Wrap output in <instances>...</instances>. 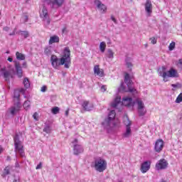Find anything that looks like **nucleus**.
I'll return each instance as SVG.
<instances>
[{
    "label": "nucleus",
    "mask_w": 182,
    "mask_h": 182,
    "mask_svg": "<svg viewBox=\"0 0 182 182\" xmlns=\"http://www.w3.org/2000/svg\"><path fill=\"white\" fill-rule=\"evenodd\" d=\"M50 62L54 69H58V68L63 65L65 69H69V68H70L71 63L70 49H69V47H65L64 48L63 55L60 59L58 58V56L52 55L50 58Z\"/></svg>",
    "instance_id": "obj_1"
},
{
    "label": "nucleus",
    "mask_w": 182,
    "mask_h": 182,
    "mask_svg": "<svg viewBox=\"0 0 182 182\" xmlns=\"http://www.w3.org/2000/svg\"><path fill=\"white\" fill-rule=\"evenodd\" d=\"M133 106V99L130 97H125L122 98L117 96L114 101L111 103L112 107L118 109V112H122V106Z\"/></svg>",
    "instance_id": "obj_2"
},
{
    "label": "nucleus",
    "mask_w": 182,
    "mask_h": 182,
    "mask_svg": "<svg viewBox=\"0 0 182 182\" xmlns=\"http://www.w3.org/2000/svg\"><path fill=\"white\" fill-rule=\"evenodd\" d=\"M124 82L128 87V90H126L124 84L122 83L118 89L119 92H129L130 93H132V95H136V93H137V90L132 87V80H130V75L127 73L124 76Z\"/></svg>",
    "instance_id": "obj_3"
},
{
    "label": "nucleus",
    "mask_w": 182,
    "mask_h": 182,
    "mask_svg": "<svg viewBox=\"0 0 182 182\" xmlns=\"http://www.w3.org/2000/svg\"><path fill=\"white\" fill-rule=\"evenodd\" d=\"M116 117V111L112 110L109 114L107 117L102 122V124L105 129H110L114 127V119Z\"/></svg>",
    "instance_id": "obj_4"
},
{
    "label": "nucleus",
    "mask_w": 182,
    "mask_h": 182,
    "mask_svg": "<svg viewBox=\"0 0 182 182\" xmlns=\"http://www.w3.org/2000/svg\"><path fill=\"white\" fill-rule=\"evenodd\" d=\"M15 153H18L21 157H25V151L23 150V145H22V141L19 139V135L16 134L14 137Z\"/></svg>",
    "instance_id": "obj_5"
},
{
    "label": "nucleus",
    "mask_w": 182,
    "mask_h": 182,
    "mask_svg": "<svg viewBox=\"0 0 182 182\" xmlns=\"http://www.w3.org/2000/svg\"><path fill=\"white\" fill-rule=\"evenodd\" d=\"M15 75V69H6V67H1L0 65V76H3L6 82H9L10 79H13Z\"/></svg>",
    "instance_id": "obj_6"
},
{
    "label": "nucleus",
    "mask_w": 182,
    "mask_h": 182,
    "mask_svg": "<svg viewBox=\"0 0 182 182\" xmlns=\"http://www.w3.org/2000/svg\"><path fill=\"white\" fill-rule=\"evenodd\" d=\"M94 167L96 171L99 173H103L106 168H107V162L103 159H98L95 161Z\"/></svg>",
    "instance_id": "obj_7"
},
{
    "label": "nucleus",
    "mask_w": 182,
    "mask_h": 182,
    "mask_svg": "<svg viewBox=\"0 0 182 182\" xmlns=\"http://www.w3.org/2000/svg\"><path fill=\"white\" fill-rule=\"evenodd\" d=\"M72 144H74L73 150L75 156H79V154L83 153V147L82 145L77 144V139H74V141H72Z\"/></svg>",
    "instance_id": "obj_8"
},
{
    "label": "nucleus",
    "mask_w": 182,
    "mask_h": 182,
    "mask_svg": "<svg viewBox=\"0 0 182 182\" xmlns=\"http://www.w3.org/2000/svg\"><path fill=\"white\" fill-rule=\"evenodd\" d=\"M40 16L44 22H46V25H49V23H50L49 15L48 14V9H46L45 6H43L41 11H40Z\"/></svg>",
    "instance_id": "obj_9"
},
{
    "label": "nucleus",
    "mask_w": 182,
    "mask_h": 182,
    "mask_svg": "<svg viewBox=\"0 0 182 182\" xmlns=\"http://www.w3.org/2000/svg\"><path fill=\"white\" fill-rule=\"evenodd\" d=\"M21 107H22L21 102H14V105L9 109V112L11 116H15L16 113H19Z\"/></svg>",
    "instance_id": "obj_10"
},
{
    "label": "nucleus",
    "mask_w": 182,
    "mask_h": 182,
    "mask_svg": "<svg viewBox=\"0 0 182 182\" xmlns=\"http://www.w3.org/2000/svg\"><path fill=\"white\" fill-rule=\"evenodd\" d=\"M136 103L139 116H144L147 113V110L144 109V103L140 100H136Z\"/></svg>",
    "instance_id": "obj_11"
},
{
    "label": "nucleus",
    "mask_w": 182,
    "mask_h": 182,
    "mask_svg": "<svg viewBox=\"0 0 182 182\" xmlns=\"http://www.w3.org/2000/svg\"><path fill=\"white\" fill-rule=\"evenodd\" d=\"M168 167V162H167V160L163 159H160L156 164V170H166Z\"/></svg>",
    "instance_id": "obj_12"
},
{
    "label": "nucleus",
    "mask_w": 182,
    "mask_h": 182,
    "mask_svg": "<svg viewBox=\"0 0 182 182\" xmlns=\"http://www.w3.org/2000/svg\"><path fill=\"white\" fill-rule=\"evenodd\" d=\"M95 5H96L97 9L101 12V14H106L107 11V7L106 5L103 4L100 0H95L94 1Z\"/></svg>",
    "instance_id": "obj_13"
},
{
    "label": "nucleus",
    "mask_w": 182,
    "mask_h": 182,
    "mask_svg": "<svg viewBox=\"0 0 182 182\" xmlns=\"http://www.w3.org/2000/svg\"><path fill=\"white\" fill-rule=\"evenodd\" d=\"M64 2L65 0H50L48 4H50V6L53 9H57V8H60V6L63 5Z\"/></svg>",
    "instance_id": "obj_14"
},
{
    "label": "nucleus",
    "mask_w": 182,
    "mask_h": 182,
    "mask_svg": "<svg viewBox=\"0 0 182 182\" xmlns=\"http://www.w3.org/2000/svg\"><path fill=\"white\" fill-rule=\"evenodd\" d=\"M164 147V141L163 139H158L155 142L154 150L156 153H160Z\"/></svg>",
    "instance_id": "obj_15"
},
{
    "label": "nucleus",
    "mask_w": 182,
    "mask_h": 182,
    "mask_svg": "<svg viewBox=\"0 0 182 182\" xmlns=\"http://www.w3.org/2000/svg\"><path fill=\"white\" fill-rule=\"evenodd\" d=\"M144 8L148 16H150V15L153 14V4H151V1L146 0L144 4Z\"/></svg>",
    "instance_id": "obj_16"
},
{
    "label": "nucleus",
    "mask_w": 182,
    "mask_h": 182,
    "mask_svg": "<svg viewBox=\"0 0 182 182\" xmlns=\"http://www.w3.org/2000/svg\"><path fill=\"white\" fill-rule=\"evenodd\" d=\"M158 75L164 78V82H167V68L166 66H162L158 69Z\"/></svg>",
    "instance_id": "obj_17"
},
{
    "label": "nucleus",
    "mask_w": 182,
    "mask_h": 182,
    "mask_svg": "<svg viewBox=\"0 0 182 182\" xmlns=\"http://www.w3.org/2000/svg\"><path fill=\"white\" fill-rule=\"evenodd\" d=\"M15 69H16V73L18 76V77L21 78L22 77L23 75V72L22 71V67L21 66V64L18 61H15Z\"/></svg>",
    "instance_id": "obj_18"
},
{
    "label": "nucleus",
    "mask_w": 182,
    "mask_h": 182,
    "mask_svg": "<svg viewBox=\"0 0 182 182\" xmlns=\"http://www.w3.org/2000/svg\"><path fill=\"white\" fill-rule=\"evenodd\" d=\"M150 161H144L141 165V173H147L149 170H150Z\"/></svg>",
    "instance_id": "obj_19"
},
{
    "label": "nucleus",
    "mask_w": 182,
    "mask_h": 182,
    "mask_svg": "<svg viewBox=\"0 0 182 182\" xmlns=\"http://www.w3.org/2000/svg\"><path fill=\"white\" fill-rule=\"evenodd\" d=\"M94 73L97 75V76H100V77H103L105 76V73H103V70H100L99 65H95Z\"/></svg>",
    "instance_id": "obj_20"
},
{
    "label": "nucleus",
    "mask_w": 182,
    "mask_h": 182,
    "mask_svg": "<svg viewBox=\"0 0 182 182\" xmlns=\"http://www.w3.org/2000/svg\"><path fill=\"white\" fill-rule=\"evenodd\" d=\"M166 77H177V71L173 68H171L170 70L166 73Z\"/></svg>",
    "instance_id": "obj_21"
},
{
    "label": "nucleus",
    "mask_w": 182,
    "mask_h": 182,
    "mask_svg": "<svg viewBox=\"0 0 182 182\" xmlns=\"http://www.w3.org/2000/svg\"><path fill=\"white\" fill-rule=\"evenodd\" d=\"M82 107L87 112H90V110H92V109H93V105H90V104H89V102L85 101L82 104Z\"/></svg>",
    "instance_id": "obj_22"
},
{
    "label": "nucleus",
    "mask_w": 182,
    "mask_h": 182,
    "mask_svg": "<svg viewBox=\"0 0 182 182\" xmlns=\"http://www.w3.org/2000/svg\"><path fill=\"white\" fill-rule=\"evenodd\" d=\"M132 62H133V59H132L129 57H127L125 59V63H126L127 68H128V69H129L130 70H132V68H133Z\"/></svg>",
    "instance_id": "obj_23"
},
{
    "label": "nucleus",
    "mask_w": 182,
    "mask_h": 182,
    "mask_svg": "<svg viewBox=\"0 0 182 182\" xmlns=\"http://www.w3.org/2000/svg\"><path fill=\"white\" fill-rule=\"evenodd\" d=\"M21 97V92L19 90H15L14 91V103H21L19 97Z\"/></svg>",
    "instance_id": "obj_24"
},
{
    "label": "nucleus",
    "mask_w": 182,
    "mask_h": 182,
    "mask_svg": "<svg viewBox=\"0 0 182 182\" xmlns=\"http://www.w3.org/2000/svg\"><path fill=\"white\" fill-rule=\"evenodd\" d=\"M59 43V36H53L50 38V40L48 42L49 45H52L53 43Z\"/></svg>",
    "instance_id": "obj_25"
},
{
    "label": "nucleus",
    "mask_w": 182,
    "mask_h": 182,
    "mask_svg": "<svg viewBox=\"0 0 182 182\" xmlns=\"http://www.w3.org/2000/svg\"><path fill=\"white\" fill-rule=\"evenodd\" d=\"M123 122H124V124H125L126 127H130V126H132V122L129 119V117H127V115L124 116Z\"/></svg>",
    "instance_id": "obj_26"
},
{
    "label": "nucleus",
    "mask_w": 182,
    "mask_h": 182,
    "mask_svg": "<svg viewBox=\"0 0 182 182\" xmlns=\"http://www.w3.org/2000/svg\"><path fill=\"white\" fill-rule=\"evenodd\" d=\"M123 136L126 138L132 136V128L130 127H126V132L123 134Z\"/></svg>",
    "instance_id": "obj_27"
},
{
    "label": "nucleus",
    "mask_w": 182,
    "mask_h": 182,
    "mask_svg": "<svg viewBox=\"0 0 182 182\" xmlns=\"http://www.w3.org/2000/svg\"><path fill=\"white\" fill-rule=\"evenodd\" d=\"M44 53L46 55V56H50L52 55V47L48 46L45 48Z\"/></svg>",
    "instance_id": "obj_28"
},
{
    "label": "nucleus",
    "mask_w": 182,
    "mask_h": 182,
    "mask_svg": "<svg viewBox=\"0 0 182 182\" xmlns=\"http://www.w3.org/2000/svg\"><path fill=\"white\" fill-rule=\"evenodd\" d=\"M106 55L109 59H113L114 58V53L110 48L107 50V53Z\"/></svg>",
    "instance_id": "obj_29"
},
{
    "label": "nucleus",
    "mask_w": 182,
    "mask_h": 182,
    "mask_svg": "<svg viewBox=\"0 0 182 182\" xmlns=\"http://www.w3.org/2000/svg\"><path fill=\"white\" fill-rule=\"evenodd\" d=\"M16 59H18V60H25V55L19 52L16 53Z\"/></svg>",
    "instance_id": "obj_30"
},
{
    "label": "nucleus",
    "mask_w": 182,
    "mask_h": 182,
    "mask_svg": "<svg viewBox=\"0 0 182 182\" xmlns=\"http://www.w3.org/2000/svg\"><path fill=\"white\" fill-rule=\"evenodd\" d=\"M23 83L26 89H29V87H31V83H29V79H28V77L24 78Z\"/></svg>",
    "instance_id": "obj_31"
},
{
    "label": "nucleus",
    "mask_w": 182,
    "mask_h": 182,
    "mask_svg": "<svg viewBox=\"0 0 182 182\" xmlns=\"http://www.w3.org/2000/svg\"><path fill=\"white\" fill-rule=\"evenodd\" d=\"M19 33L21 35V36L24 37V39H26V38H29V31H20Z\"/></svg>",
    "instance_id": "obj_32"
},
{
    "label": "nucleus",
    "mask_w": 182,
    "mask_h": 182,
    "mask_svg": "<svg viewBox=\"0 0 182 182\" xmlns=\"http://www.w3.org/2000/svg\"><path fill=\"white\" fill-rule=\"evenodd\" d=\"M100 50L102 53H105V50H106V43L102 41L100 43Z\"/></svg>",
    "instance_id": "obj_33"
},
{
    "label": "nucleus",
    "mask_w": 182,
    "mask_h": 182,
    "mask_svg": "<svg viewBox=\"0 0 182 182\" xmlns=\"http://www.w3.org/2000/svg\"><path fill=\"white\" fill-rule=\"evenodd\" d=\"M23 107H24L25 110H28L29 107H31V101L26 100L23 105Z\"/></svg>",
    "instance_id": "obj_34"
},
{
    "label": "nucleus",
    "mask_w": 182,
    "mask_h": 182,
    "mask_svg": "<svg viewBox=\"0 0 182 182\" xmlns=\"http://www.w3.org/2000/svg\"><path fill=\"white\" fill-rule=\"evenodd\" d=\"M59 112H60V108H59V107H54L51 109V112L53 113V114H58Z\"/></svg>",
    "instance_id": "obj_35"
},
{
    "label": "nucleus",
    "mask_w": 182,
    "mask_h": 182,
    "mask_svg": "<svg viewBox=\"0 0 182 182\" xmlns=\"http://www.w3.org/2000/svg\"><path fill=\"white\" fill-rule=\"evenodd\" d=\"M9 174H11V170L9 169V167L7 166L4 168L3 177H5L6 176H8Z\"/></svg>",
    "instance_id": "obj_36"
},
{
    "label": "nucleus",
    "mask_w": 182,
    "mask_h": 182,
    "mask_svg": "<svg viewBox=\"0 0 182 182\" xmlns=\"http://www.w3.org/2000/svg\"><path fill=\"white\" fill-rule=\"evenodd\" d=\"M29 19V17L28 16L24 15L21 17V21L22 23H26V22H28V20Z\"/></svg>",
    "instance_id": "obj_37"
},
{
    "label": "nucleus",
    "mask_w": 182,
    "mask_h": 182,
    "mask_svg": "<svg viewBox=\"0 0 182 182\" xmlns=\"http://www.w3.org/2000/svg\"><path fill=\"white\" fill-rule=\"evenodd\" d=\"M51 130H52V129H50V127H49V125H46V126L44 127V129H43V131L45 133L49 134V133H50Z\"/></svg>",
    "instance_id": "obj_38"
},
{
    "label": "nucleus",
    "mask_w": 182,
    "mask_h": 182,
    "mask_svg": "<svg viewBox=\"0 0 182 182\" xmlns=\"http://www.w3.org/2000/svg\"><path fill=\"white\" fill-rule=\"evenodd\" d=\"M171 86L174 88L181 89V84L179 82H177L176 84H172Z\"/></svg>",
    "instance_id": "obj_39"
},
{
    "label": "nucleus",
    "mask_w": 182,
    "mask_h": 182,
    "mask_svg": "<svg viewBox=\"0 0 182 182\" xmlns=\"http://www.w3.org/2000/svg\"><path fill=\"white\" fill-rule=\"evenodd\" d=\"M182 102V93H181L176 98V103H181Z\"/></svg>",
    "instance_id": "obj_40"
},
{
    "label": "nucleus",
    "mask_w": 182,
    "mask_h": 182,
    "mask_svg": "<svg viewBox=\"0 0 182 182\" xmlns=\"http://www.w3.org/2000/svg\"><path fill=\"white\" fill-rule=\"evenodd\" d=\"M169 50H173L176 48V43L172 42L169 44Z\"/></svg>",
    "instance_id": "obj_41"
},
{
    "label": "nucleus",
    "mask_w": 182,
    "mask_h": 182,
    "mask_svg": "<svg viewBox=\"0 0 182 182\" xmlns=\"http://www.w3.org/2000/svg\"><path fill=\"white\" fill-rule=\"evenodd\" d=\"M151 41V43H152V45H156V43H157V40H156V38L152 37L150 38Z\"/></svg>",
    "instance_id": "obj_42"
},
{
    "label": "nucleus",
    "mask_w": 182,
    "mask_h": 182,
    "mask_svg": "<svg viewBox=\"0 0 182 182\" xmlns=\"http://www.w3.org/2000/svg\"><path fill=\"white\" fill-rule=\"evenodd\" d=\"M177 66L179 69H182V59H179L177 63Z\"/></svg>",
    "instance_id": "obj_43"
},
{
    "label": "nucleus",
    "mask_w": 182,
    "mask_h": 182,
    "mask_svg": "<svg viewBox=\"0 0 182 182\" xmlns=\"http://www.w3.org/2000/svg\"><path fill=\"white\" fill-rule=\"evenodd\" d=\"M46 90H48V87H46V85H43V87H41V92L45 93Z\"/></svg>",
    "instance_id": "obj_44"
},
{
    "label": "nucleus",
    "mask_w": 182,
    "mask_h": 182,
    "mask_svg": "<svg viewBox=\"0 0 182 182\" xmlns=\"http://www.w3.org/2000/svg\"><path fill=\"white\" fill-rule=\"evenodd\" d=\"M33 117L34 120H38V119L39 118V114H38V112H35L33 114Z\"/></svg>",
    "instance_id": "obj_45"
},
{
    "label": "nucleus",
    "mask_w": 182,
    "mask_h": 182,
    "mask_svg": "<svg viewBox=\"0 0 182 182\" xmlns=\"http://www.w3.org/2000/svg\"><path fill=\"white\" fill-rule=\"evenodd\" d=\"M100 90H101V92H106V90H107L106 85H102L100 88Z\"/></svg>",
    "instance_id": "obj_46"
},
{
    "label": "nucleus",
    "mask_w": 182,
    "mask_h": 182,
    "mask_svg": "<svg viewBox=\"0 0 182 182\" xmlns=\"http://www.w3.org/2000/svg\"><path fill=\"white\" fill-rule=\"evenodd\" d=\"M111 20L113 21L114 23L117 24V20L114 16H111Z\"/></svg>",
    "instance_id": "obj_47"
},
{
    "label": "nucleus",
    "mask_w": 182,
    "mask_h": 182,
    "mask_svg": "<svg viewBox=\"0 0 182 182\" xmlns=\"http://www.w3.org/2000/svg\"><path fill=\"white\" fill-rule=\"evenodd\" d=\"M36 170H39L41 168H42V162H40L38 165H37L36 166Z\"/></svg>",
    "instance_id": "obj_48"
},
{
    "label": "nucleus",
    "mask_w": 182,
    "mask_h": 182,
    "mask_svg": "<svg viewBox=\"0 0 182 182\" xmlns=\"http://www.w3.org/2000/svg\"><path fill=\"white\" fill-rule=\"evenodd\" d=\"M63 33H66L68 32V28L66 27H64L62 30Z\"/></svg>",
    "instance_id": "obj_49"
},
{
    "label": "nucleus",
    "mask_w": 182,
    "mask_h": 182,
    "mask_svg": "<svg viewBox=\"0 0 182 182\" xmlns=\"http://www.w3.org/2000/svg\"><path fill=\"white\" fill-rule=\"evenodd\" d=\"M3 29H4V31H5L6 32H8V31H9V27L6 26V27H4Z\"/></svg>",
    "instance_id": "obj_50"
},
{
    "label": "nucleus",
    "mask_w": 182,
    "mask_h": 182,
    "mask_svg": "<svg viewBox=\"0 0 182 182\" xmlns=\"http://www.w3.org/2000/svg\"><path fill=\"white\" fill-rule=\"evenodd\" d=\"M22 66L23 68H27L26 62L23 63Z\"/></svg>",
    "instance_id": "obj_51"
},
{
    "label": "nucleus",
    "mask_w": 182,
    "mask_h": 182,
    "mask_svg": "<svg viewBox=\"0 0 182 182\" xmlns=\"http://www.w3.org/2000/svg\"><path fill=\"white\" fill-rule=\"evenodd\" d=\"M65 115L66 117L69 116V109H68L65 111Z\"/></svg>",
    "instance_id": "obj_52"
},
{
    "label": "nucleus",
    "mask_w": 182,
    "mask_h": 182,
    "mask_svg": "<svg viewBox=\"0 0 182 182\" xmlns=\"http://www.w3.org/2000/svg\"><path fill=\"white\" fill-rule=\"evenodd\" d=\"M7 60H9V62H12V60H14V59L12 58H9L7 59Z\"/></svg>",
    "instance_id": "obj_53"
},
{
    "label": "nucleus",
    "mask_w": 182,
    "mask_h": 182,
    "mask_svg": "<svg viewBox=\"0 0 182 182\" xmlns=\"http://www.w3.org/2000/svg\"><path fill=\"white\" fill-rule=\"evenodd\" d=\"M15 35V31H13L11 33H9L10 36H14Z\"/></svg>",
    "instance_id": "obj_54"
},
{
    "label": "nucleus",
    "mask_w": 182,
    "mask_h": 182,
    "mask_svg": "<svg viewBox=\"0 0 182 182\" xmlns=\"http://www.w3.org/2000/svg\"><path fill=\"white\" fill-rule=\"evenodd\" d=\"M13 182H19V178L14 179Z\"/></svg>",
    "instance_id": "obj_55"
},
{
    "label": "nucleus",
    "mask_w": 182,
    "mask_h": 182,
    "mask_svg": "<svg viewBox=\"0 0 182 182\" xmlns=\"http://www.w3.org/2000/svg\"><path fill=\"white\" fill-rule=\"evenodd\" d=\"M19 92H25V90H24L23 88H21Z\"/></svg>",
    "instance_id": "obj_56"
},
{
    "label": "nucleus",
    "mask_w": 182,
    "mask_h": 182,
    "mask_svg": "<svg viewBox=\"0 0 182 182\" xmlns=\"http://www.w3.org/2000/svg\"><path fill=\"white\" fill-rule=\"evenodd\" d=\"M16 166L19 167V164H16Z\"/></svg>",
    "instance_id": "obj_57"
},
{
    "label": "nucleus",
    "mask_w": 182,
    "mask_h": 182,
    "mask_svg": "<svg viewBox=\"0 0 182 182\" xmlns=\"http://www.w3.org/2000/svg\"><path fill=\"white\" fill-rule=\"evenodd\" d=\"M2 153V149H0V154Z\"/></svg>",
    "instance_id": "obj_58"
}]
</instances>
